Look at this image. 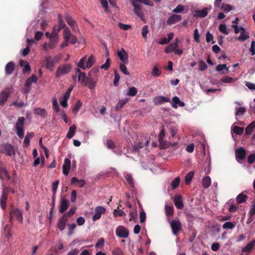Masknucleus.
I'll list each match as a JSON object with an SVG mask.
<instances>
[{"mask_svg": "<svg viewBox=\"0 0 255 255\" xmlns=\"http://www.w3.org/2000/svg\"><path fill=\"white\" fill-rule=\"evenodd\" d=\"M73 35L71 33L70 29L68 27H66L63 31L64 39H69V37Z\"/></svg>", "mask_w": 255, "mask_h": 255, "instance_id": "52", "label": "nucleus"}, {"mask_svg": "<svg viewBox=\"0 0 255 255\" xmlns=\"http://www.w3.org/2000/svg\"><path fill=\"white\" fill-rule=\"evenodd\" d=\"M120 68L121 71L126 75H129V73L128 71L127 68L124 64H121L120 65Z\"/></svg>", "mask_w": 255, "mask_h": 255, "instance_id": "60", "label": "nucleus"}, {"mask_svg": "<svg viewBox=\"0 0 255 255\" xmlns=\"http://www.w3.org/2000/svg\"><path fill=\"white\" fill-rule=\"evenodd\" d=\"M58 34H51L48 44L45 43L43 44V49L46 51H48L49 49H52L54 48L56 46L57 43L58 42Z\"/></svg>", "mask_w": 255, "mask_h": 255, "instance_id": "1", "label": "nucleus"}, {"mask_svg": "<svg viewBox=\"0 0 255 255\" xmlns=\"http://www.w3.org/2000/svg\"><path fill=\"white\" fill-rule=\"evenodd\" d=\"M129 215L130 217L129 221L134 220L137 218V216L136 210H134L130 211Z\"/></svg>", "mask_w": 255, "mask_h": 255, "instance_id": "59", "label": "nucleus"}, {"mask_svg": "<svg viewBox=\"0 0 255 255\" xmlns=\"http://www.w3.org/2000/svg\"><path fill=\"white\" fill-rule=\"evenodd\" d=\"M132 4L134 7V11L141 20H143V13L139 5L136 4L134 1H132Z\"/></svg>", "mask_w": 255, "mask_h": 255, "instance_id": "18", "label": "nucleus"}, {"mask_svg": "<svg viewBox=\"0 0 255 255\" xmlns=\"http://www.w3.org/2000/svg\"><path fill=\"white\" fill-rule=\"evenodd\" d=\"M95 213L92 217V220L93 221L100 219L102 215L106 212V209L103 206H97L95 208Z\"/></svg>", "mask_w": 255, "mask_h": 255, "instance_id": "9", "label": "nucleus"}, {"mask_svg": "<svg viewBox=\"0 0 255 255\" xmlns=\"http://www.w3.org/2000/svg\"><path fill=\"white\" fill-rule=\"evenodd\" d=\"M165 213L167 217V220L169 221L170 218L173 216V207L172 206L166 205L165 207Z\"/></svg>", "mask_w": 255, "mask_h": 255, "instance_id": "31", "label": "nucleus"}, {"mask_svg": "<svg viewBox=\"0 0 255 255\" xmlns=\"http://www.w3.org/2000/svg\"><path fill=\"white\" fill-rule=\"evenodd\" d=\"M9 96V92L7 91H3L0 93V106H3L7 101Z\"/></svg>", "mask_w": 255, "mask_h": 255, "instance_id": "22", "label": "nucleus"}, {"mask_svg": "<svg viewBox=\"0 0 255 255\" xmlns=\"http://www.w3.org/2000/svg\"><path fill=\"white\" fill-rule=\"evenodd\" d=\"M12 105H13L15 107H17V108H21L23 107L26 106L27 105V104L26 103H24V102H23V101L18 102L17 101H15L13 102L10 105V106H12Z\"/></svg>", "mask_w": 255, "mask_h": 255, "instance_id": "45", "label": "nucleus"}, {"mask_svg": "<svg viewBox=\"0 0 255 255\" xmlns=\"http://www.w3.org/2000/svg\"><path fill=\"white\" fill-rule=\"evenodd\" d=\"M125 177H126V179L127 182L128 183L129 186L131 188H133L134 186V185L133 179L132 176L130 174H127Z\"/></svg>", "mask_w": 255, "mask_h": 255, "instance_id": "42", "label": "nucleus"}, {"mask_svg": "<svg viewBox=\"0 0 255 255\" xmlns=\"http://www.w3.org/2000/svg\"><path fill=\"white\" fill-rule=\"evenodd\" d=\"M87 60L86 56L82 58L77 65L79 67L81 68L83 70H85L86 68V65H85V63Z\"/></svg>", "mask_w": 255, "mask_h": 255, "instance_id": "46", "label": "nucleus"}, {"mask_svg": "<svg viewBox=\"0 0 255 255\" xmlns=\"http://www.w3.org/2000/svg\"><path fill=\"white\" fill-rule=\"evenodd\" d=\"M87 78L86 76V74L84 72L80 73V74L78 75V80L79 81H81V82L85 84Z\"/></svg>", "mask_w": 255, "mask_h": 255, "instance_id": "58", "label": "nucleus"}, {"mask_svg": "<svg viewBox=\"0 0 255 255\" xmlns=\"http://www.w3.org/2000/svg\"><path fill=\"white\" fill-rule=\"evenodd\" d=\"M24 121L25 118L24 117H19L18 118L16 123V134L20 138H22L24 136V131L23 128Z\"/></svg>", "mask_w": 255, "mask_h": 255, "instance_id": "3", "label": "nucleus"}, {"mask_svg": "<svg viewBox=\"0 0 255 255\" xmlns=\"http://www.w3.org/2000/svg\"><path fill=\"white\" fill-rule=\"evenodd\" d=\"M8 190L7 188H4L3 191V193L1 196L0 199V203L1 208L4 210L6 206V201L7 199Z\"/></svg>", "mask_w": 255, "mask_h": 255, "instance_id": "13", "label": "nucleus"}, {"mask_svg": "<svg viewBox=\"0 0 255 255\" xmlns=\"http://www.w3.org/2000/svg\"><path fill=\"white\" fill-rule=\"evenodd\" d=\"M93 73H96V71H91L89 74L88 77L87 78V80L85 83V85H87L89 89H93L95 88L96 85V82L97 81V77L96 75L94 76H92Z\"/></svg>", "mask_w": 255, "mask_h": 255, "instance_id": "4", "label": "nucleus"}, {"mask_svg": "<svg viewBox=\"0 0 255 255\" xmlns=\"http://www.w3.org/2000/svg\"><path fill=\"white\" fill-rule=\"evenodd\" d=\"M10 221H11L12 218H16L17 221L19 222H22L23 218L20 211L18 209H15L13 211L11 212L10 214Z\"/></svg>", "mask_w": 255, "mask_h": 255, "instance_id": "14", "label": "nucleus"}, {"mask_svg": "<svg viewBox=\"0 0 255 255\" xmlns=\"http://www.w3.org/2000/svg\"><path fill=\"white\" fill-rule=\"evenodd\" d=\"M196 16L198 17H205L208 14V8H204L202 10H198L195 11Z\"/></svg>", "mask_w": 255, "mask_h": 255, "instance_id": "32", "label": "nucleus"}, {"mask_svg": "<svg viewBox=\"0 0 255 255\" xmlns=\"http://www.w3.org/2000/svg\"><path fill=\"white\" fill-rule=\"evenodd\" d=\"M255 161V153L250 154L248 157V162L250 164H253Z\"/></svg>", "mask_w": 255, "mask_h": 255, "instance_id": "64", "label": "nucleus"}, {"mask_svg": "<svg viewBox=\"0 0 255 255\" xmlns=\"http://www.w3.org/2000/svg\"><path fill=\"white\" fill-rule=\"evenodd\" d=\"M117 55L121 61L124 64L128 63V54L123 48H122L121 50L118 51Z\"/></svg>", "mask_w": 255, "mask_h": 255, "instance_id": "11", "label": "nucleus"}, {"mask_svg": "<svg viewBox=\"0 0 255 255\" xmlns=\"http://www.w3.org/2000/svg\"><path fill=\"white\" fill-rule=\"evenodd\" d=\"M153 102L155 105H160L164 103L170 102V98L164 96H157L153 99Z\"/></svg>", "mask_w": 255, "mask_h": 255, "instance_id": "12", "label": "nucleus"}, {"mask_svg": "<svg viewBox=\"0 0 255 255\" xmlns=\"http://www.w3.org/2000/svg\"><path fill=\"white\" fill-rule=\"evenodd\" d=\"M246 112V109L244 107H239L236 109V116L243 115Z\"/></svg>", "mask_w": 255, "mask_h": 255, "instance_id": "55", "label": "nucleus"}, {"mask_svg": "<svg viewBox=\"0 0 255 255\" xmlns=\"http://www.w3.org/2000/svg\"><path fill=\"white\" fill-rule=\"evenodd\" d=\"M221 9L227 13L233 9V6L229 4L223 3L221 5Z\"/></svg>", "mask_w": 255, "mask_h": 255, "instance_id": "40", "label": "nucleus"}, {"mask_svg": "<svg viewBox=\"0 0 255 255\" xmlns=\"http://www.w3.org/2000/svg\"><path fill=\"white\" fill-rule=\"evenodd\" d=\"M249 215L252 216H254V215H255V201L252 202V207L249 212Z\"/></svg>", "mask_w": 255, "mask_h": 255, "instance_id": "63", "label": "nucleus"}, {"mask_svg": "<svg viewBox=\"0 0 255 255\" xmlns=\"http://www.w3.org/2000/svg\"><path fill=\"white\" fill-rule=\"evenodd\" d=\"M219 30L222 33L228 35L230 32V29H227V25L225 23L220 24L219 26Z\"/></svg>", "mask_w": 255, "mask_h": 255, "instance_id": "37", "label": "nucleus"}, {"mask_svg": "<svg viewBox=\"0 0 255 255\" xmlns=\"http://www.w3.org/2000/svg\"><path fill=\"white\" fill-rule=\"evenodd\" d=\"M95 62L94 58L93 55H90L88 59V61L86 63V68H91L93 64H94Z\"/></svg>", "mask_w": 255, "mask_h": 255, "instance_id": "50", "label": "nucleus"}, {"mask_svg": "<svg viewBox=\"0 0 255 255\" xmlns=\"http://www.w3.org/2000/svg\"><path fill=\"white\" fill-rule=\"evenodd\" d=\"M236 226V225L231 222H227L223 225L224 229H233Z\"/></svg>", "mask_w": 255, "mask_h": 255, "instance_id": "47", "label": "nucleus"}, {"mask_svg": "<svg viewBox=\"0 0 255 255\" xmlns=\"http://www.w3.org/2000/svg\"><path fill=\"white\" fill-rule=\"evenodd\" d=\"M255 129V121L252 122L245 129V132L247 135L251 134L253 130Z\"/></svg>", "mask_w": 255, "mask_h": 255, "instance_id": "35", "label": "nucleus"}, {"mask_svg": "<svg viewBox=\"0 0 255 255\" xmlns=\"http://www.w3.org/2000/svg\"><path fill=\"white\" fill-rule=\"evenodd\" d=\"M247 154L246 150L242 147H241L235 150V156L236 160L238 162H240L241 161L245 159Z\"/></svg>", "mask_w": 255, "mask_h": 255, "instance_id": "8", "label": "nucleus"}, {"mask_svg": "<svg viewBox=\"0 0 255 255\" xmlns=\"http://www.w3.org/2000/svg\"><path fill=\"white\" fill-rule=\"evenodd\" d=\"M76 129V127L75 125H72L69 129V131L68 133H67L66 137L70 139L75 134V131Z\"/></svg>", "mask_w": 255, "mask_h": 255, "instance_id": "34", "label": "nucleus"}, {"mask_svg": "<svg viewBox=\"0 0 255 255\" xmlns=\"http://www.w3.org/2000/svg\"><path fill=\"white\" fill-rule=\"evenodd\" d=\"M32 82L29 80V78H28L25 83L24 86L25 87V93H29L30 91L31 90V85L32 84Z\"/></svg>", "mask_w": 255, "mask_h": 255, "instance_id": "49", "label": "nucleus"}, {"mask_svg": "<svg viewBox=\"0 0 255 255\" xmlns=\"http://www.w3.org/2000/svg\"><path fill=\"white\" fill-rule=\"evenodd\" d=\"M241 34L238 38V39L241 41H244L248 39L250 36L248 32H246L245 29L242 27H240Z\"/></svg>", "mask_w": 255, "mask_h": 255, "instance_id": "26", "label": "nucleus"}, {"mask_svg": "<svg viewBox=\"0 0 255 255\" xmlns=\"http://www.w3.org/2000/svg\"><path fill=\"white\" fill-rule=\"evenodd\" d=\"M33 113L34 114L40 116L42 118H45L47 115L46 110L40 108H34L33 110Z\"/></svg>", "mask_w": 255, "mask_h": 255, "instance_id": "28", "label": "nucleus"}, {"mask_svg": "<svg viewBox=\"0 0 255 255\" xmlns=\"http://www.w3.org/2000/svg\"><path fill=\"white\" fill-rule=\"evenodd\" d=\"M161 73V71L156 66H154L151 71V75L154 77H158Z\"/></svg>", "mask_w": 255, "mask_h": 255, "instance_id": "48", "label": "nucleus"}, {"mask_svg": "<svg viewBox=\"0 0 255 255\" xmlns=\"http://www.w3.org/2000/svg\"><path fill=\"white\" fill-rule=\"evenodd\" d=\"M15 68V64L12 61L7 63L5 67V72L6 75H11Z\"/></svg>", "mask_w": 255, "mask_h": 255, "instance_id": "25", "label": "nucleus"}, {"mask_svg": "<svg viewBox=\"0 0 255 255\" xmlns=\"http://www.w3.org/2000/svg\"><path fill=\"white\" fill-rule=\"evenodd\" d=\"M4 176L6 178L7 180L10 179L8 171L4 168H0V178L3 179Z\"/></svg>", "mask_w": 255, "mask_h": 255, "instance_id": "36", "label": "nucleus"}, {"mask_svg": "<svg viewBox=\"0 0 255 255\" xmlns=\"http://www.w3.org/2000/svg\"><path fill=\"white\" fill-rule=\"evenodd\" d=\"M172 106L174 109H177L178 107V105L179 107H184L185 106V103L182 101H181L179 98L177 97H174L172 99Z\"/></svg>", "mask_w": 255, "mask_h": 255, "instance_id": "24", "label": "nucleus"}, {"mask_svg": "<svg viewBox=\"0 0 255 255\" xmlns=\"http://www.w3.org/2000/svg\"><path fill=\"white\" fill-rule=\"evenodd\" d=\"M67 221V219L66 218V214H64L62 217L58 219L57 228L61 231L64 230Z\"/></svg>", "mask_w": 255, "mask_h": 255, "instance_id": "17", "label": "nucleus"}, {"mask_svg": "<svg viewBox=\"0 0 255 255\" xmlns=\"http://www.w3.org/2000/svg\"><path fill=\"white\" fill-rule=\"evenodd\" d=\"M180 182V178L179 177H176L171 183V185L172 189H175L177 188Z\"/></svg>", "mask_w": 255, "mask_h": 255, "instance_id": "41", "label": "nucleus"}, {"mask_svg": "<svg viewBox=\"0 0 255 255\" xmlns=\"http://www.w3.org/2000/svg\"><path fill=\"white\" fill-rule=\"evenodd\" d=\"M114 75L115 79L114 81V85L115 86H117L118 85V83L120 79V76L119 74L118 73L117 71L116 70L114 71Z\"/></svg>", "mask_w": 255, "mask_h": 255, "instance_id": "56", "label": "nucleus"}, {"mask_svg": "<svg viewBox=\"0 0 255 255\" xmlns=\"http://www.w3.org/2000/svg\"><path fill=\"white\" fill-rule=\"evenodd\" d=\"M216 70L218 72H221L222 74H227L229 72V68L227 67L226 64H219L216 67Z\"/></svg>", "mask_w": 255, "mask_h": 255, "instance_id": "29", "label": "nucleus"}, {"mask_svg": "<svg viewBox=\"0 0 255 255\" xmlns=\"http://www.w3.org/2000/svg\"><path fill=\"white\" fill-rule=\"evenodd\" d=\"M173 201L177 209H182L183 208L184 205L182 197L181 195H176L173 198Z\"/></svg>", "mask_w": 255, "mask_h": 255, "instance_id": "15", "label": "nucleus"}, {"mask_svg": "<svg viewBox=\"0 0 255 255\" xmlns=\"http://www.w3.org/2000/svg\"><path fill=\"white\" fill-rule=\"evenodd\" d=\"M211 183V179L209 176H206L202 180V185L205 188H208L210 186Z\"/></svg>", "mask_w": 255, "mask_h": 255, "instance_id": "38", "label": "nucleus"}, {"mask_svg": "<svg viewBox=\"0 0 255 255\" xmlns=\"http://www.w3.org/2000/svg\"><path fill=\"white\" fill-rule=\"evenodd\" d=\"M69 206V201L64 197L61 198L59 212L61 213H64L68 209Z\"/></svg>", "mask_w": 255, "mask_h": 255, "instance_id": "10", "label": "nucleus"}, {"mask_svg": "<svg viewBox=\"0 0 255 255\" xmlns=\"http://www.w3.org/2000/svg\"><path fill=\"white\" fill-rule=\"evenodd\" d=\"M173 235L176 236L182 229V224L179 220H173L170 223Z\"/></svg>", "mask_w": 255, "mask_h": 255, "instance_id": "5", "label": "nucleus"}, {"mask_svg": "<svg viewBox=\"0 0 255 255\" xmlns=\"http://www.w3.org/2000/svg\"><path fill=\"white\" fill-rule=\"evenodd\" d=\"M72 66L70 64L60 65L55 73V77L59 78L62 75H66L70 72Z\"/></svg>", "mask_w": 255, "mask_h": 255, "instance_id": "2", "label": "nucleus"}, {"mask_svg": "<svg viewBox=\"0 0 255 255\" xmlns=\"http://www.w3.org/2000/svg\"><path fill=\"white\" fill-rule=\"evenodd\" d=\"M45 67L50 71H53L54 69V63L52 57L50 56H47L45 57L44 60Z\"/></svg>", "mask_w": 255, "mask_h": 255, "instance_id": "19", "label": "nucleus"}, {"mask_svg": "<svg viewBox=\"0 0 255 255\" xmlns=\"http://www.w3.org/2000/svg\"><path fill=\"white\" fill-rule=\"evenodd\" d=\"M112 253L113 255H124V252L119 248H116L114 249Z\"/></svg>", "mask_w": 255, "mask_h": 255, "instance_id": "62", "label": "nucleus"}, {"mask_svg": "<svg viewBox=\"0 0 255 255\" xmlns=\"http://www.w3.org/2000/svg\"><path fill=\"white\" fill-rule=\"evenodd\" d=\"M194 172L193 171L188 172L185 176V181L186 184H189L193 177Z\"/></svg>", "mask_w": 255, "mask_h": 255, "instance_id": "39", "label": "nucleus"}, {"mask_svg": "<svg viewBox=\"0 0 255 255\" xmlns=\"http://www.w3.org/2000/svg\"><path fill=\"white\" fill-rule=\"evenodd\" d=\"M82 106V103L78 100L73 108V112L77 113Z\"/></svg>", "mask_w": 255, "mask_h": 255, "instance_id": "53", "label": "nucleus"}, {"mask_svg": "<svg viewBox=\"0 0 255 255\" xmlns=\"http://www.w3.org/2000/svg\"><path fill=\"white\" fill-rule=\"evenodd\" d=\"M65 20L67 23L71 27L73 30L75 31L76 28L77 27V24L72 16L69 14H67L65 16Z\"/></svg>", "mask_w": 255, "mask_h": 255, "instance_id": "23", "label": "nucleus"}, {"mask_svg": "<svg viewBox=\"0 0 255 255\" xmlns=\"http://www.w3.org/2000/svg\"><path fill=\"white\" fill-rule=\"evenodd\" d=\"M178 38H176L175 40V42L173 44H170L165 49V52L166 53H170L175 50L178 47Z\"/></svg>", "mask_w": 255, "mask_h": 255, "instance_id": "20", "label": "nucleus"}, {"mask_svg": "<svg viewBox=\"0 0 255 255\" xmlns=\"http://www.w3.org/2000/svg\"><path fill=\"white\" fill-rule=\"evenodd\" d=\"M0 153H5L7 155L11 156L14 154L13 147L8 143L0 144Z\"/></svg>", "mask_w": 255, "mask_h": 255, "instance_id": "6", "label": "nucleus"}, {"mask_svg": "<svg viewBox=\"0 0 255 255\" xmlns=\"http://www.w3.org/2000/svg\"><path fill=\"white\" fill-rule=\"evenodd\" d=\"M77 183L78 186L79 187H83L85 184V181L83 179L79 180L76 177H72L71 180V184H74Z\"/></svg>", "mask_w": 255, "mask_h": 255, "instance_id": "30", "label": "nucleus"}, {"mask_svg": "<svg viewBox=\"0 0 255 255\" xmlns=\"http://www.w3.org/2000/svg\"><path fill=\"white\" fill-rule=\"evenodd\" d=\"M255 245V239L248 243L245 247L242 248V251L244 253L251 251Z\"/></svg>", "mask_w": 255, "mask_h": 255, "instance_id": "27", "label": "nucleus"}, {"mask_svg": "<svg viewBox=\"0 0 255 255\" xmlns=\"http://www.w3.org/2000/svg\"><path fill=\"white\" fill-rule=\"evenodd\" d=\"M128 101L127 99L125 100H120L118 103L117 104L116 109L117 110H119L120 109L123 108L124 106L127 103Z\"/></svg>", "mask_w": 255, "mask_h": 255, "instance_id": "54", "label": "nucleus"}, {"mask_svg": "<svg viewBox=\"0 0 255 255\" xmlns=\"http://www.w3.org/2000/svg\"><path fill=\"white\" fill-rule=\"evenodd\" d=\"M247 198L248 197L247 195L243 193H241L237 196L236 200L238 203L241 204L245 202Z\"/></svg>", "mask_w": 255, "mask_h": 255, "instance_id": "33", "label": "nucleus"}, {"mask_svg": "<svg viewBox=\"0 0 255 255\" xmlns=\"http://www.w3.org/2000/svg\"><path fill=\"white\" fill-rule=\"evenodd\" d=\"M116 235L121 238H127L129 235L128 230L123 226H119L116 230Z\"/></svg>", "mask_w": 255, "mask_h": 255, "instance_id": "7", "label": "nucleus"}, {"mask_svg": "<svg viewBox=\"0 0 255 255\" xmlns=\"http://www.w3.org/2000/svg\"><path fill=\"white\" fill-rule=\"evenodd\" d=\"M106 145L107 147L110 149H114L116 148L115 144L111 139L107 140Z\"/></svg>", "mask_w": 255, "mask_h": 255, "instance_id": "57", "label": "nucleus"}, {"mask_svg": "<svg viewBox=\"0 0 255 255\" xmlns=\"http://www.w3.org/2000/svg\"><path fill=\"white\" fill-rule=\"evenodd\" d=\"M233 130L237 134L242 135L244 132V129L242 127L234 126L233 128Z\"/></svg>", "mask_w": 255, "mask_h": 255, "instance_id": "44", "label": "nucleus"}, {"mask_svg": "<svg viewBox=\"0 0 255 255\" xmlns=\"http://www.w3.org/2000/svg\"><path fill=\"white\" fill-rule=\"evenodd\" d=\"M71 167V161L68 158L64 159V163L62 165V172L65 175H68Z\"/></svg>", "mask_w": 255, "mask_h": 255, "instance_id": "16", "label": "nucleus"}, {"mask_svg": "<svg viewBox=\"0 0 255 255\" xmlns=\"http://www.w3.org/2000/svg\"><path fill=\"white\" fill-rule=\"evenodd\" d=\"M137 92V89L134 87H130L128 89V95L129 96H134L136 95Z\"/></svg>", "mask_w": 255, "mask_h": 255, "instance_id": "51", "label": "nucleus"}, {"mask_svg": "<svg viewBox=\"0 0 255 255\" xmlns=\"http://www.w3.org/2000/svg\"><path fill=\"white\" fill-rule=\"evenodd\" d=\"M142 144L140 142H138L133 145L132 148V152H137L140 148H142Z\"/></svg>", "mask_w": 255, "mask_h": 255, "instance_id": "61", "label": "nucleus"}, {"mask_svg": "<svg viewBox=\"0 0 255 255\" xmlns=\"http://www.w3.org/2000/svg\"><path fill=\"white\" fill-rule=\"evenodd\" d=\"M119 207L117 209L114 211V215L115 217L120 216L125 217L126 214L122 210L119 209Z\"/></svg>", "mask_w": 255, "mask_h": 255, "instance_id": "43", "label": "nucleus"}, {"mask_svg": "<svg viewBox=\"0 0 255 255\" xmlns=\"http://www.w3.org/2000/svg\"><path fill=\"white\" fill-rule=\"evenodd\" d=\"M181 20V16L180 15L173 14L169 16L167 20V24L168 25H172Z\"/></svg>", "mask_w": 255, "mask_h": 255, "instance_id": "21", "label": "nucleus"}]
</instances>
